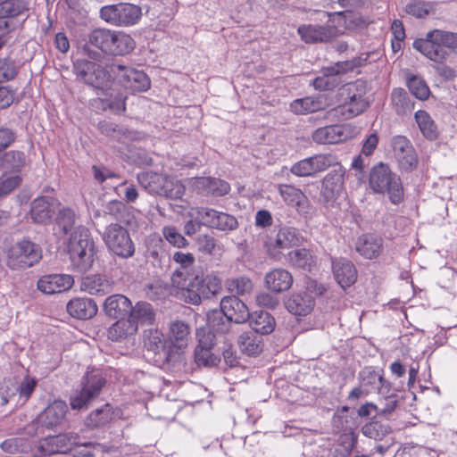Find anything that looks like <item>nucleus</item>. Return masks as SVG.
<instances>
[{
  "instance_id": "7c9ffc66",
  "label": "nucleus",
  "mask_w": 457,
  "mask_h": 457,
  "mask_svg": "<svg viewBox=\"0 0 457 457\" xmlns=\"http://www.w3.org/2000/svg\"><path fill=\"white\" fill-rule=\"evenodd\" d=\"M131 307V301L120 294L108 296L104 303L106 315L113 319L126 318L129 315Z\"/></svg>"
},
{
  "instance_id": "09e8293b",
  "label": "nucleus",
  "mask_w": 457,
  "mask_h": 457,
  "mask_svg": "<svg viewBox=\"0 0 457 457\" xmlns=\"http://www.w3.org/2000/svg\"><path fill=\"white\" fill-rule=\"evenodd\" d=\"M390 432V427L379 421L372 420L361 428V433L375 440H382Z\"/></svg>"
},
{
  "instance_id": "0eeeda50",
  "label": "nucleus",
  "mask_w": 457,
  "mask_h": 457,
  "mask_svg": "<svg viewBox=\"0 0 457 457\" xmlns=\"http://www.w3.org/2000/svg\"><path fill=\"white\" fill-rule=\"evenodd\" d=\"M137 181L149 194L157 195L172 200L181 199L186 187L179 179L153 171L137 174Z\"/></svg>"
},
{
  "instance_id": "393cba45",
  "label": "nucleus",
  "mask_w": 457,
  "mask_h": 457,
  "mask_svg": "<svg viewBox=\"0 0 457 457\" xmlns=\"http://www.w3.org/2000/svg\"><path fill=\"white\" fill-rule=\"evenodd\" d=\"M144 345L147 351L153 352L154 355H160L165 361H169L174 354L172 346L164 338L163 333L157 329L148 332L145 337Z\"/></svg>"
},
{
  "instance_id": "6ab92c4d",
  "label": "nucleus",
  "mask_w": 457,
  "mask_h": 457,
  "mask_svg": "<svg viewBox=\"0 0 457 457\" xmlns=\"http://www.w3.org/2000/svg\"><path fill=\"white\" fill-rule=\"evenodd\" d=\"M189 185L197 195L206 197L224 196L230 191V185L226 180L215 177L191 178Z\"/></svg>"
},
{
  "instance_id": "2eb2a0df",
  "label": "nucleus",
  "mask_w": 457,
  "mask_h": 457,
  "mask_svg": "<svg viewBox=\"0 0 457 457\" xmlns=\"http://www.w3.org/2000/svg\"><path fill=\"white\" fill-rule=\"evenodd\" d=\"M106 383L104 376L99 372H87L82 379L81 390L71 397L70 404L74 410H80L87 406L96 398Z\"/></svg>"
},
{
  "instance_id": "412c9836",
  "label": "nucleus",
  "mask_w": 457,
  "mask_h": 457,
  "mask_svg": "<svg viewBox=\"0 0 457 457\" xmlns=\"http://www.w3.org/2000/svg\"><path fill=\"white\" fill-rule=\"evenodd\" d=\"M286 309L296 317L309 315L314 306L315 299L306 291L295 292L290 295L284 302Z\"/></svg>"
},
{
  "instance_id": "338daca9",
  "label": "nucleus",
  "mask_w": 457,
  "mask_h": 457,
  "mask_svg": "<svg viewBox=\"0 0 457 457\" xmlns=\"http://www.w3.org/2000/svg\"><path fill=\"white\" fill-rule=\"evenodd\" d=\"M37 384V380L29 376H26L22 379L18 387V393L20 398H21L24 403L30 398L31 395L36 389Z\"/></svg>"
},
{
  "instance_id": "e433bc0d",
  "label": "nucleus",
  "mask_w": 457,
  "mask_h": 457,
  "mask_svg": "<svg viewBox=\"0 0 457 457\" xmlns=\"http://www.w3.org/2000/svg\"><path fill=\"white\" fill-rule=\"evenodd\" d=\"M132 323L137 325H151L154 322L155 312L149 303L137 302L134 306L131 307L129 315L128 316Z\"/></svg>"
},
{
  "instance_id": "13d9d810",
  "label": "nucleus",
  "mask_w": 457,
  "mask_h": 457,
  "mask_svg": "<svg viewBox=\"0 0 457 457\" xmlns=\"http://www.w3.org/2000/svg\"><path fill=\"white\" fill-rule=\"evenodd\" d=\"M0 447L4 453L14 454L26 451L29 444L24 438L12 437L2 442Z\"/></svg>"
},
{
  "instance_id": "423d86ee",
  "label": "nucleus",
  "mask_w": 457,
  "mask_h": 457,
  "mask_svg": "<svg viewBox=\"0 0 457 457\" xmlns=\"http://www.w3.org/2000/svg\"><path fill=\"white\" fill-rule=\"evenodd\" d=\"M369 185L374 193L386 195L394 204L403 201L404 189L401 178L386 163L379 162L370 170Z\"/></svg>"
},
{
  "instance_id": "39448f33",
  "label": "nucleus",
  "mask_w": 457,
  "mask_h": 457,
  "mask_svg": "<svg viewBox=\"0 0 457 457\" xmlns=\"http://www.w3.org/2000/svg\"><path fill=\"white\" fill-rule=\"evenodd\" d=\"M364 81L356 80L345 85L339 91L340 104L330 110L334 116L345 120L361 114L369 106Z\"/></svg>"
},
{
  "instance_id": "58836bf2",
  "label": "nucleus",
  "mask_w": 457,
  "mask_h": 457,
  "mask_svg": "<svg viewBox=\"0 0 457 457\" xmlns=\"http://www.w3.org/2000/svg\"><path fill=\"white\" fill-rule=\"evenodd\" d=\"M251 328L259 334L267 335L271 333L275 328V320L267 312L260 311L250 313L248 319Z\"/></svg>"
},
{
  "instance_id": "0e129e2a",
  "label": "nucleus",
  "mask_w": 457,
  "mask_h": 457,
  "mask_svg": "<svg viewBox=\"0 0 457 457\" xmlns=\"http://www.w3.org/2000/svg\"><path fill=\"white\" fill-rule=\"evenodd\" d=\"M42 426L47 428H54L57 426V410L54 404L47 406L38 417Z\"/></svg>"
},
{
  "instance_id": "603ef678",
  "label": "nucleus",
  "mask_w": 457,
  "mask_h": 457,
  "mask_svg": "<svg viewBox=\"0 0 457 457\" xmlns=\"http://www.w3.org/2000/svg\"><path fill=\"white\" fill-rule=\"evenodd\" d=\"M410 92L420 100H427L430 90L427 83L417 76H411L407 82Z\"/></svg>"
},
{
  "instance_id": "20e7f679",
  "label": "nucleus",
  "mask_w": 457,
  "mask_h": 457,
  "mask_svg": "<svg viewBox=\"0 0 457 457\" xmlns=\"http://www.w3.org/2000/svg\"><path fill=\"white\" fill-rule=\"evenodd\" d=\"M64 251L69 254L74 270L86 272L92 268L96 250L88 229L80 227L74 228L64 244Z\"/></svg>"
},
{
  "instance_id": "a18cd8bd",
  "label": "nucleus",
  "mask_w": 457,
  "mask_h": 457,
  "mask_svg": "<svg viewBox=\"0 0 457 457\" xmlns=\"http://www.w3.org/2000/svg\"><path fill=\"white\" fill-rule=\"evenodd\" d=\"M391 104L397 114H405L413 109V104L408 96L407 92L401 87L394 88L391 93Z\"/></svg>"
},
{
  "instance_id": "c85d7f7f",
  "label": "nucleus",
  "mask_w": 457,
  "mask_h": 457,
  "mask_svg": "<svg viewBox=\"0 0 457 457\" xmlns=\"http://www.w3.org/2000/svg\"><path fill=\"white\" fill-rule=\"evenodd\" d=\"M172 260L179 266L173 273V281L180 284V281L177 280L179 278L183 280L181 284H187L195 277L191 272L195 263V255L192 253L177 251L173 253Z\"/></svg>"
},
{
  "instance_id": "7ed1b4c3",
  "label": "nucleus",
  "mask_w": 457,
  "mask_h": 457,
  "mask_svg": "<svg viewBox=\"0 0 457 457\" xmlns=\"http://www.w3.org/2000/svg\"><path fill=\"white\" fill-rule=\"evenodd\" d=\"M413 47L428 59L444 64L450 53L457 50V33L443 29H432L424 38L415 39Z\"/></svg>"
},
{
  "instance_id": "bb28decb",
  "label": "nucleus",
  "mask_w": 457,
  "mask_h": 457,
  "mask_svg": "<svg viewBox=\"0 0 457 457\" xmlns=\"http://www.w3.org/2000/svg\"><path fill=\"white\" fill-rule=\"evenodd\" d=\"M169 343L172 346V351L178 353L179 351L186 348L190 340V327L182 320H173L169 326Z\"/></svg>"
},
{
  "instance_id": "680f3d73",
  "label": "nucleus",
  "mask_w": 457,
  "mask_h": 457,
  "mask_svg": "<svg viewBox=\"0 0 457 457\" xmlns=\"http://www.w3.org/2000/svg\"><path fill=\"white\" fill-rule=\"evenodd\" d=\"M339 83L340 82L337 78L322 74V76L315 78L312 80V85L319 91H332L339 85Z\"/></svg>"
},
{
  "instance_id": "f704fd0d",
  "label": "nucleus",
  "mask_w": 457,
  "mask_h": 457,
  "mask_svg": "<svg viewBox=\"0 0 457 457\" xmlns=\"http://www.w3.org/2000/svg\"><path fill=\"white\" fill-rule=\"evenodd\" d=\"M356 251L366 259H376L383 251V239L372 234H364L358 238Z\"/></svg>"
},
{
  "instance_id": "9d476101",
  "label": "nucleus",
  "mask_w": 457,
  "mask_h": 457,
  "mask_svg": "<svg viewBox=\"0 0 457 457\" xmlns=\"http://www.w3.org/2000/svg\"><path fill=\"white\" fill-rule=\"evenodd\" d=\"M301 237L295 228H280L274 237H269L264 242L267 255L277 262L286 259L287 253L293 247L298 246Z\"/></svg>"
},
{
  "instance_id": "4c0bfd02",
  "label": "nucleus",
  "mask_w": 457,
  "mask_h": 457,
  "mask_svg": "<svg viewBox=\"0 0 457 457\" xmlns=\"http://www.w3.org/2000/svg\"><path fill=\"white\" fill-rule=\"evenodd\" d=\"M278 193L287 205L296 207L297 209L303 207L309 203L304 193L300 188L292 185H279Z\"/></svg>"
},
{
  "instance_id": "6e6552de",
  "label": "nucleus",
  "mask_w": 457,
  "mask_h": 457,
  "mask_svg": "<svg viewBox=\"0 0 457 457\" xmlns=\"http://www.w3.org/2000/svg\"><path fill=\"white\" fill-rule=\"evenodd\" d=\"M41 259V247L26 238L12 245L6 251V265L12 270L30 268L37 264Z\"/></svg>"
},
{
  "instance_id": "3c124183",
  "label": "nucleus",
  "mask_w": 457,
  "mask_h": 457,
  "mask_svg": "<svg viewBox=\"0 0 457 457\" xmlns=\"http://www.w3.org/2000/svg\"><path fill=\"white\" fill-rule=\"evenodd\" d=\"M240 348L248 355H256L262 350L258 337L250 333H244L240 336Z\"/></svg>"
},
{
  "instance_id": "a211bd4d",
  "label": "nucleus",
  "mask_w": 457,
  "mask_h": 457,
  "mask_svg": "<svg viewBox=\"0 0 457 457\" xmlns=\"http://www.w3.org/2000/svg\"><path fill=\"white\" fill-rule=\"evenodd\" d=\"M203 226L219 230H234L237 228V219L226 212H219L207 207H196L193 209Z\"/></svg>"
},
{
  "instance_id": "69168bd1",
  "label": "nucleus",
  "mask_w": 457,
  "mask_h": 457,
  "mask_svg": "<svg viewBox=\"0 0 457 457\" xmlns=\"http://www.w3.org/2000/svg\"><path fill=\"white\" fill-rule=\"evenodd\" d=\"M391 145L395 159L406 153L409 148H413L411 141L405 136L401 135L395 136L392 138Z\"/></svg>"
},
{
  "instance_id": "052dcab7",
  "label": "nucleus",
  "mask_w": 457,
  "mask_h": 457,
  "mask_svg": "<svg viewBox=\"0 0 457 457\" xmlns=\"http://www.w3.org/2000/svg\"><path fill=\"white\" fill-rule=\"evenodd\" d=\"M98 129L102 134L117 139H120L121 137H127L128 134L127 129L106 120L100 121L98 123Z\"/></svg>"
},
{
  "instance_id": "f03ea898",
  "label": "nucleus",
  "mask_w": 457,
  "mask_h": 457,
  "mask_svg": "<svg viewBox=\"0 0 457 457\" xmlns=\"http://www.w3.org/2000/svg\"><path fill=\"white\" fill-rule=\"evenodd\" d=\"M96 47L104 54L123 56L130 54L136 47L134 38L124 31L98 28L91 31L84 50L91 56L90 47Z\"/></svg>"
},
{
  "instance_id": "9b49d317",
  "label": "nucleus",
  "mask_w": 457,
  "mask_h": 457,
  "mask_svg": "<svg viewBox=\"0 0 457 457\" xmlns=\"http://www.w3.org/2000/svg\"><path fill=\"white\" fill-rule=\"evenodd\" d=\"M181 287L186 290L185 297L189 303L198 304L201 298H210L221 291L222 285L220 278L215 274H207L200 278L195 275L187 284H181Z\"/></svg>"
},
{
  "instance_id": "ddd939ff",
  "label": "nucleus",
  "mask_w": 457,
  "mask_h": 457,
  "mask_svg": "<svg viewBox=\"0 0 457 457\" xmlns=\"http://www.w3.org/2000/svg\"><path fill=\"white\" fill-rule=\"evenodd\" d=\"M111 71L113 74L115 86H120L132 93L145 92L150 88V79L144 71L116 63H112Z\"/></svg>"
},
{
  "instance_id": "f8f14e48",
  "label": "nucleus",
  "mask_w": 457,
  "mask_h": 457,
  "mask_svg": "<svg viewBox=\"0 0 457 457\" xmlns=\"http://www.w3.org/2000/svg\"><path fill=\"white\" fill-rule=\"evenodd\" d=\"M107 248L115 255L128 259L134 255L135 245L128 230L118 223L107 226L103 233Z\"/></svg>"
},
{
  "instance_id": "cd10ccee",
  "label": "nucleus",
  "mask_w": 457,
  "mask_h": 457,
  "mask_svg": "<svg viewBox=\"0 0 457 457\" xmlns=\"http://www.w3.org/2000/svg\"><path fill=\"white\" fill-rule=\"evenodd\" d=\"M344 171L339 169L328 173L322 181L321 196L325 202L335 201L344 189Z\"/></svg>"
},
{
  "instance_id": "72a5a7b5",
  "label": "nucleus",
  "mask_w": 457,
  "mask_h": 457,
  "mask_svg": "<svg viewBox=\"0 0 457 457\" xmlns=\"http://www.w3.org/2000/svg\"><path fill=\"white\" fill-rule=\"evenodd\" d=\"M112 289V282L104 275L91 274L81 279L80 290L89 295H104Z\"/></svg>"
},
{
  "instance_id": "bf43d9fd",
  "label": "nucleus",
  "mask_w": 457,
  "mask_h": 457,
  "mask_svg": "<svg viewBox=\"0 0 457 457\" xmlns=\"http://www.w3.org/2000/svg\"><path fill=\"white\" fill-rule=\"evenodd\" d=\"M196 245L199 252L208 255H213L219 248L214 237L209 234L199 235L196 238Z\"/></svg>"
},
{
  "instance_id": "dca6fc26",
  "label": "nucleus",
  "mask_w": 457,
  "mask_h": 457,
  "mask_svg": "<svg viewBox=\"0 0 457 457\" xmlns=\"http://www.w3.org/2000/svg\"><path fill=\"white\" fill-rule=\"evenodd\" d=\"M359 132L352 123L335 124L318 128L312 138L320 145L340 144L355 137Z\"/></svg>"
},
{
  "instance_id": "774afa93",
  "label": "nucleus",
  "mask_w": 457,
  "mask_h": 457,
  "mask_svg": "<svg viewBox=\"0 0 457 457\" xmlns=\"http://www.w3.org/2000/svg\"><path fill=\"white\" fill-rule=\"evenodd\" d=\"M37 288L46 295L55 294L57 289V276L46 275L37 281Z\"/></svg>"
},
{
  "instance_id": "4be33fe9",
  "label": "nucleus",
  "mask_w": 457,
  "mask_h": 457,
  "mask_svg": "<svg viewBox=\"0 0 457 457\" xmlns=\"http://www.w3.org/2000/svg\"><path fill=\"white\" fill-rule=\"evenodd\" d=\"M220 310L228 320L235 323H244L250 318L248 307L236 295L223 297Z\"/></svg>"
},
{
  "instance_id": "a878e982",
  "label": "nucleus",
  "mask_w": 457,
  "mask_h": 457,
  "mask_svg": "<svg viewBox=\"0 0 457 457\" xmlns=\"http://www.w3.org/2000/svg\"><path fill=\"white\" fill-rule=\"evenodd\" d=\"M67 312L74 319L89 320L97 313L96 303L87 297H75L66 304Z\"/></svg>"
},
{
  "instance_id": "de8ad7c7",
  "label": "nucleus",
  "mask_w": 457,
  "mask_h": 457,
  "mask_svg": "<svg viewBox=\"0 0 457 457\" xmlns=\"http://www.w3.org/2000/svg\"><path fill=\"white\" fill-rule=\"evenodd\" d=\"M227 289L238 295H244L252 292L253 285L246 276L228 278L226 281Z\"/></svg>"
},
{
  "instance_id": "5701e85b",
  "label": "nucleus",
  "mask_w": 457,
  "mask_h": 457,
  "mask_svg": "<svg viewBox=\"0 0 457 457\" xmlns=\"http://www.w3.org/2000/svg\"><path fill=\"white\" fill-rule=\"evenodd\" d=\"M294 282L291 272L283 268H274L266 273L264 283L266 288L276 294L288 291Z\"/></svg>"
},
{
  "instance_id": "6e6d98bb",
  "label": "nucleus",
  "mask_w": 457,
  "mask_h": 457,
  "mask_svg": "<svg viewBox=\"0 0 457 457\" xmlns=\"http://www.w3.org/2000/svg\"><path fill=\"white\" fill-rule=\"evenodd\" d=\"M433 11V4L429 2L412 1L406 4V13L422 19L427 17Z\"/></svg>"
},
{
  "instance_id": "e2e57ef3",
  "label": "nucleus",
  "mask_w": 457,
  "mask_h": 457,
  "mask_svg": "<svg viewBox=\"0 0 457 457\" xmlns=\"http://www.w3.org/2000/svg\"><path fill=\"white\" fill-rule=\"evenodd\" d=\"M18 74L15 62L9 58L0 59V79L4 81L13 79Z\"/></svg>"
},
{
  "instance_id": "79ce46f5",
  "label": "nucleus",
  "mask_w": 457,
  "mask_h": 457,
  "mask_svg": "<svg viewBox=\"0 0 457 457\" xmlns=\"http://www.w3.org/2000/svg\"><path fill=\"white\" fill-rule=\"evenodd\" d=\"M414 118L422 135L427 139L435 140L438 137L437 126L428 112L419 110L415 112Z\"/></svg>"
},
{
  "instance_id": "8fccbe9b",
  "label": "nucleus",
  "mask_w": 457,
  "mask_h": 457,
  "mask_svg": "<svg viewBox=\"0 0 457 457\" xmlns=\"http://www.w3.org/2000/svg\"><path fill=\"white\" fill-rule=\"evenodd\" d=\"M162 233L165 240L174 247L186 248L189 245L188 240L174 226H164Z\"/></svg>"
},
{
  "instance_id": "864d4df0",
  "label": "nucleus",
  "mask_w": 457,
  "mask_h": 457,
  "mask_svg": "<svg viewBox=\"0 0 457 457\" xmlns=\"http://www.w3.org/2000/svg\"><path fill=\"white\" fill-rule=\"evenodd\" d=\"M25 4L21 0H4L0 2V17H16L23 12Z\"/></svg>"
},
{
  "instance_id": "49530a36",
  "label": "nucleus",
  "mask_w": 457,
  "mask_h": 457,
  "mask_svg": "<svg viewBox=\"0 0 457 457\" xmlns=\"http://www.w3.org/2000/svg\"><path fill=\"white\" fill-rule=\"evenodd\" d=\"M3 165L12 170L13 174H19L26 165V155L23 152L11 150L3 154Z\"/></svg>"
},
{
  "instance_id": "2f4dec72",
  "label": "nucleus",
  "mask_w": 457,
  "mask_h": 457,
  "mask_svg": "<svg viewBox=\"0 0 457 457\" xmlns=\"http://www.w3.org/2000/svg\"><path fill=\"white\" fill-rule=\"evenodd\" d=\"M199 337L198 345L195 350V361L198 366H214L220 361V359L212 353L213 335L208 333L206 336L201 337V334L197 333Z\"/></svg>"
},
{
  "instance_id": "37998d69",
  "label": "nucleus",
  "mask_w": 457,
  "mask_h": 457,
  "mask_svg": "<svg viewBox=\"0 0 457 457\" xmlns=\"http://www.w3.org/2000/svg\"><path fill=\"white\" fill-rule=\"evenodd\" d=\"M358 436L352 428L345 429L337 438V444L342 450H335V457H349L357 444Z\"/></svg>"
},
{
  "instance_id": "c03bdc74",
  "label": "nucleus",
  "mask_w": 457,
  "mask_h": 457,
  "mask_svg": "<svg viewBox=\"0 0 457 457\" xmlns=\"http://www.w3.org/2000/svg\"><path fill=\"white\" fill-rule=\"evenodd\" d=\"M307 160L313 176L338 163L337 156L333 154H314Z\"/></svg>"
},
{
  "instance_id": "4d7b16f0",
  "label": "nucleus",
  "mask_w": 457,
  "mask_h": 457,
  "mask_svg": "<svg viewBox=\"0 0 457 457\" xmlns=\"http://www.w3.org/2000/svg\"><path fill=\"white\" fill-rule=\"evenodd\" d=\"M396 161L399 165V169L406 172L414 170L419 163L418 156L414 147L411 149L409 148V150L403 155H400Z\"/></svg>"
},
{
  "instance_id": "b1692460",
  "label": "nucleus",
  "mask_w": 457,
  "mask_h": 457,
  "mask_svg": "<svg viewBox=\"0 0 457 457\" xmlns=\"http://www.w3.org/2000/svg\"><path fill=\"white\" fill-rule=\"evenodd\" d=\"M54 197L48 195L38 196L33 200L30 208V216L34 222L47 224L54 214Z\"/></svg>"
},
{
  "instance_id": "473e14b6",
  "label": "nucleus",
  "mask_w": 457,
  "mask_h": 457,
  "mask_svg": "<svg viewBox=\"0 0 457 457\" xmlns=\"http://www.w3.org/2000/svg\"><path fill=\"white\" fill-rule=\"evenodd\" d=\"M333 273L337 282L343 288L353 285L358 277L354 264L346 259H340L333 262Z\"/></svg>"
},
{
  "instance_id": "f257e3e1",
  "label": "nucleus",
  "mask_w": 457,
  "mask_h": 457,
  "mask_svg": "<svg viewBox=\"0 0 457 457\" xmlns=\"http://www.w3.org/2000/svg\"><path fill=\"white\" fill-rule=\"evenodd\" d=\"M112 63L103 66L96 62L81 60L76 65L78 75L88 85L96 89L109 91L106 97L95 100V104H101L103 110H111L113 112H124L126 111L127 96L121 93L115 92L113 86Z\"/></svg>"
},
{
  "instance_id": "4468645a",
  "label": "nucleus",
  "mask_w": 457,
  "mask_h": 457,
  "mask_svg": "<svg viewBox=\"0 0 457 457\" xmlns=\"http://www.w3.org/2000/svg\"><path fill=\"white\" fill-rule=\"evenodd\" d=\"M328 21L325 25L302 24L297 28V34L306 44L329 43L338 37L336 24L332 21V12H324Z\"/></svg>"
},
{
  "instance_id": "c756f323",
  "label": "nucleus",
  "mask_w": 457,
  "mask_h": 457,
  "mask_svg": "<svg viewBox=\"0 0 457 457\" xmlns=\"http://www.w3.org/2000/svg\"><path fill=\"white\" fill-rule=\"evenodd\" d=\"M328 106L327 98L323 96H306L294 100L290 111L297 115H303L325 110Z\"/></svg>"
},
{
  "instance_id": "c9c22d12",
  "label": "nucleus",
  "mask_w": 457,
  "mask_h": 457,
  "mask_svg": "<svg viewBox=\"0 0 457 457\" xmlns=\"http://www.w3.org/2000/svg\"><path fill=\"white\" fill-rule=\"evenodd\" d=\"M286 262L292 267L310 271L315 265V257L306 248H297L287 253Z\"/></svg>"
},
{
  "instance_id": "1a4fd4ad",
  "label": "nucleus",
  "mask_w": 457,
  "mask_h": 457,
  "mask_svg": "<svg viewBox=\"0 0 457 457\" xmlns=\"http://www.w3.org/2000/svg\"><path fill=\"white\" fill-rule=\"evenodd\" d=\"M100 18L115 27L134 26L141 19L142 10L134 4L118 3L104 5L99 11Z\"/></svg>"
},
{
  "instance_id": "ea45409f",
  "label": "nucleus",
  "mask_w": 457,
  "mask_h": 457,
  "mask_svg": "<svg viewBox=\"0 0 457 457\" xmlns=\"http://www.w3.org/2000/svg\"><path fill=\"white\" fill-rule=\"evenodd\" d=\"M137 331V325L132 323L129 317L120 318L108 328L107 337L112 341H120L136 334Z\"/></svg>"
},
{
  "instance_id": "f3484780",
  "label": "nucleus",
  "mask_w": 457,
  "mask_h": 457,
  "mask_svg": "<svg viewBox=\"0 0 457 457\" xmlns=\"http://www.w3.org/2000/svg\"><path fill=\"white\" fill-rule=\"evenodd\" d=\"M332 21L336 24L338 36L345 34L347 30L366 29L373 22L372 17L351 9L343 12H332Z\"/></svg>"
},
{
  "instance_id": "aec40b11",
  "label": "nucleus",
  "mask_w": 457,
  "mask_h": 457,
  "mask_svg": "<svg viewBox=\"0 0 457 457\" xmlns=\"http://www.w3.org/2000/svg\"><path fill=\"white\" fill-rule=\"evenodd\" d=\"M360 377L361 385L366 390V394L388 395L392 391V385L384 378L383 371L377 372L371 368H366L360 373Z\"/></svg>"
},
{
  "instance_id": "a19ab883",
  "label": "nucleus",
  "mask_w": 457,
  "mask_h": 457,
  "mask_svg": "<svg viewBox=\"0 0 457 457\" xmlns=\"http://www.w3.org/2000/svg\"><path fill=\"white\" fill-rule=\"evenodd\" d=\"M113 419V410L111 404L105 403L99 409L92 411L85 420V425L91 429L104 427Z\"/></svg>"
},
{
  "instance_id": "5fc2aeb1",
  "label": "nucleus",
  "mask_w": 457,
  "mask_h": 457,
  "mask_svg": "<svg viewBox=\"0 0 457 457\" xmlns=\"http://www.w3.org/2000/svg\"><path fill=\"white\" fill-rule=\"evenodd\" d=\"M21 177L20 174L4 172L0 176V197L9 195L20 186Z\"/></svg>"
}]
</instances>
